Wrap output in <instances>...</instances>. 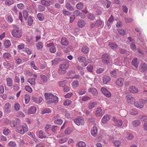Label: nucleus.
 I'll return each instance as SVG.
<instances>
[{"label": "nucleus", "mask_w": 147, "mask_h": 147, "mask_svg": "<svg viewBox=\"0 0 147 147\" xmlns=\"http://www.w3.org/2000/svg\"><path fill=\"white\" fill-rule=\"evenodd\" d=\"M81 50L84 53L87 54L89 52V49L87 46H84L83 47Z\"/></svg>", "instance_id": "bb28decb"}, {"label": "nucleus", "mask_w": 147, "mask_h": 147, "mask_svg": "<svg viewBox=\"0 0 147 147\" xmlns=\"http://www.w3.org/2000/svg\"><path fill=\"white\" fill-rule=\"evenodd\" d=\"M102 59L103 63L107 64L109 63V56L108 54H103L102 56Z\"/></svg>", "instance_id": "6e6552de"}, {"label": "nucleus", "mask_w": 147, "mask_h": 147, "mask_svg": "<svg viewBox=\"0 0 147 147\" xmlns=\"http://www.w3.org/2000/svg\"><path fill=\"white\" fill-rule=\"evenodd\" d=\"M17 116L18 117H24L25 115L24 114L22 111L18 112L16 114Z\"/></svg>", "instance_id": "13d9d810"}, {"label": "nucleus", "mask_w": 147, "mask_h": 147, "mask_svg": "<svg viewBox=\"0 0 147 147\" xmlns=\"http://www.w3.org/2000/svg\"><path fill=\"white\" fill-rule=\"evenodd\" d=\"M30 99V96L28 94H26L24 96V100L26 104H28L29 103Z\"/></svg>", "instance_id": "ea45409f"}, {"label": "nucleus", "mask_w": 147, "mask_h": 147, "mask_svg": "<svg viewBox=\"0 0 147 147\" xmlns=\"http://www.w3.org/2000/svg\"><path fill=\"white\" fill-rule=\"evenodd\" d=\"M130 48L132 50H135L136 49V47L135 44L133 42L131 43L130 45Z\"/></svg>", "instance_id": "774afa93"}, {"label": "nucleus", "mask_w": 147, "mask_h": 147, "mask_svg": "<svg viewBox=\"0 0 147 147\" xmlns=\"http://www.w3.org/2000/svg\"><path fill=\"white\" fill-rule=\"evenodd\" d=\"M137 58H134L132 61V65L136 68H137L138 66V63L137 62Z\"/></svg>", "instance_id": "2f4dec72"}, {"label": "nucleus", "mask_w": 147, "mask_h": 147, "mask_svg": "<svg viewBox=\"0 0 147 147\" xmlns=\"http://www.w3.org/2000/svg\"><path fill=\"white\" fill-rule=\"evenodd\" d=\"M23 13L25 20H26L28 15V12L26 10H24L23 11Z\"/></svg>", "instance_id": "e2e57ef3"}, {"label": "nucleus", "mask_w": 147, "mask_h": 147, "mask_svg": "<svg viewBox=\"0 0 147 147\" xmlns=\"http://www.w3.org/2000/svg\"><path fill=\"white\" fill-rule=\"evenodd\" d=\"M46 102L48 104L58 102V98L56 96L50 93H45L44 94Z\"/></svg>", "instance_id": "f03ea898"}, {"label": "nucleus", "mask_w": 147, "mask_h": 147, "mask_svg": "<svg viewBox=\"0 0 147 147\" xmlns=\"http://www.w3.org/2000/svg\"><path fill=\"white\" fill-rule=\"evenodd\" d=\"M97 105L96 102H90L88 105V107L89 109L94 108Z\"/></svg>", "instance_id": "412c9836"}, {"label": "nucleus", "mask_w": 147, "mask_h": 147, "mask_svg": "<svg viewBox=\"0 0 147 147\" xmlns=\"http://www.w3.org/2000/svg\"><path fill=\"white\" fill-rule=\"evenodd\" d=\"M83 7V5L82 3L80 2L77 4L76 5V7L78 9L81 10L82 9Z\"/></svg>", "instance_id": "5fc2aeb1"}, {"label": "nucleus", "mask_w": 147, "mask_h": 147, "mask_svg": "<svg viewBox=\"0 0 147 147\" xmlns=\"http://www.w3.org/2000/svg\"><path fill=\"white\" fill-rule=\"evenodd\" d=\"M78 59L80 62L83 63H85L84 66H86L87 64L89 63V62L86 63V58L85 57L80 56L78 58Z\"/></svg>", "instance_id": "4468645a"}, {"label": "nucleus", "mask_w": 147, "mask_h": 147, "mask_svg": "<svg viewBox=\"0 0 147 147\" xmlns=\"http://www.w3.org/2000/svg\"><path fill=\"white\" fill-rule=\"evenodd\" d=\"M3 109L4 113H9L11 111V104L8 102L6 103L4 105Z\"/></svg>", "instance_id": "39448f33"}, {"label": "nucleus", "mask_w": 147, "mask_h": 147, "mask_svg": "<svg viewBox=\"0 0 147 147\" xmlns=\"http://www.w3.org/2000/svg\"><path fill=\"white\" fill-rule=\"evenodd\" d=\"M7 84L8 87H11L13 85V81L10 78H7L6 79Z\"/></svg>", "instance_id": "4be33fe9"}, {"label": "nucleus", "mask_w": 147, "mask_h": 147, "mask_svg": "<svg viewBox=\"0 0 147 147\" xmlns=\"http://www.w3.org/2000/svg\"><path fill=\"white\" fill-rule=\"evenodd\" d=\"M126 98L127 101L128 103L130 104H132L134 102L135 100L134 97H132L130 95H127L126 96Z\"/></svg>", "instance_id": "2eb2a0df"}, {"label": "nucleus", "mask_w": 147, "mask_h": 147, "mask_svg": "<svg viewBox=\"0 0 147 147\" xmlns=\"http://www.w3.org/2000/svg\"><path fill=\"white\" fill-rule=\"evenodd\" d=\"M69 64L68 61H65L60 65L58 72L61 74H64L66 72V70L69 67Z\"/></svg>", "instance_id": "7ed1b4c3"}, {"label": "nucleus", "mask_w": 147, "mask_h": 147, "mask_svg": "<svg viewBox=\"0 0 147 147\" xmlns=\"http://www.w3.org/2000/svg\"><path fill=\"white\" fill-rule=\"evenodd\" d=\"M112 120L114 122L115 124V126H121L123 124V122L120 119L117 120V118L115 117H113Z\"/></svg>", "instance_id": "0eeeda50"}, {"label": "nucleus", "mask_w": 147, "mask_h": 147, "mask_svg": "<svg viewBox=\"0 0 147 147\" xmlns=\"http://www.w3.org/2000/svg\"><path fill=\"white\" fill-rule=\"evenodd\" d=\"M124 80L122 78H119L117 79L115 82L116 85L118 86L122 87L124 84Z\"/></svg>", "instance_id": "1a4fd4ad"}, {"label": "nucleus", "mask_w": 147, "mask_h": 147, "mask_svg": "<svg viewBox=\"0 0 147 147\" xmlns=\"http://www.w3.org/2000/svg\"><path fill=\"white\" fill-rule=\"evenodd\" d=\"M39 137L41 139L45 138H46V136L45 135L44 132L42 130H40L39 131Z\"/></svg>", "instance_id": "f704fd0d"}, {"label": "nucleus", "mask_w": 147, "mask_h": 147, "mask_svg": "<svg viewBox=\"0 0 147 147\" xmlns=\"http://www.w3.org/2000/svg\"><path fill=\"white\" fill-rule=\"evenodd\" d=\"M47 46L49 47V50L51 53H54L56 51V48L54 46V44L52 43H51L49 44H47Z\"/></svg>", "instance_id": "9d476101"}, {"label": "nucleus", "mask_w": 147, "mask_h": 147, "mask_svg": "<svg viewBox=\"0 0 147 147\" xmlns=\"http://www.w3.org/2000/svg\"><path fill=\"white\" fill-rule=\"evenodd\" d=\"M88 91L94 95H97L98 94V92L96 89L94 88H90L88 89Z\"/></svg>", "instance_id": "6ab92c4d"}, {"label": "nucleus", "mask_w": 147, "mask_h": 147, "mask_svg": "<svg viewBox=\"0 0 147 147\" xmlns=\"http://www.w3.org/2000/svg\"><path fill=\"white\" fill-rule=\"evenodd\" d=\"M43 46V43L41 42H39L36 44V47L38 49H41Z\"/></svg>", "instance_id": "3c124183"}, {"label": "nucleus", "mask_w": 147, "mask_h": 147, "mask_svg": "<svg viewBox=\"0 0 147 147\" xmlns=\"http://www.w3.org/2000/svg\"><path fill=\"white\" fill-rule=\"evenodd\" d=\"M61 59L59 58H56L52 61L53 65H56L60 61Z\"/></svg>", "instance_id": "49530a36"}, {"label": "nucleus", "mask_w": 147, "mask_h": 147, "mask_svg": "<svg viewBox=\"0 0 147 147\" xmlns=\"http://www.w3.org/2000/svg\"><path fill=\"white\" fill-rule=\"evenodd\" d=\"M27 82L30 84L31 86H32L35 84L36 80L34 78H30L28 79Z\"/></svg>", "instance_id": "a878e982"}, {"label": "nucleus", "mask_w": 147, "mask_h": 147, "mask_svg": "<svg viewBox=\"0 0 147 147\" xmlns=\"http://www.w3.org/2000/svg\"><path fill=\"white\" fill-rule=\"evenodd\" d=\"M132 123L133 126L136 127L140 125L141 122L139 120H136L132 122Z\"/></svg>", "instance_id": "b1692460"}, {"label": "nucleus", "mask_w": 147, "mask_h": 147, "mask_svg": "<svg viewBox=\"0 0 147 147\" xmlns=\"http://www.w3.org/2000/svg\"><path fill=\"white\" fill-rule=\"evenodd\" d=\"M114 145L115 146H119L121 144V143L119 140H116L114 142Z\"/></svg>", "instance_id": "0e129e2a"}, {"label": "nucleus", "mask_w": 147, "mask_h": 147, "mask_svg": "<svg viewBox=\"0 0 147 147\" xmlns=\"http://www.w3.org/2000/svg\"><path fill=\"white\" fill-rule=\"evenodd\" d=\"M55 124L58 125H61L63 123L62 120L61 119H57L54 121Z\"/></svg>", "instance_id": "680f3d73"}, {"label": "nucleus", "mask_w": 147, "mask_h": 147, "mask_svg": "<svg viewBox=\"0 0 147 147\" xmlns=\"http://www.w3.org/2000/svg\"><path fill=\"white\" fill-rule=\"evenodd\" d=\"M15 2L14 0H6L5 3L7 5L9 6L13 4Z\"/></svg>", "instance_id": "c756f323"}, {"label": "nucleus", "mask_w": 147, "mask_h": 147, "mask_svg": "<svg viewBox=\"0 0 147 147\" xmlns=\"http://www.w3.org/2000/svg\"><path fill=\"white\" fill-rule=\"evenodd\" d=\"M36 111V108L35 106H32L29 108L28 110V114H32L35 113Z\"/></svg>", "instance_id": "ddd939ff"}, {"label": "nucleus", "mask_w": 147, "mask_h": 147, "mask_svg": "<svg viewBox=\"0 0 147 147\" xmlns=\"http://www.w3.org/2000/svg\"><path fill=\"white\" fill-rule=\"evenodd\" d=\"M74 123L78 125H82L84 123V119L82 117H79L74 119Z\"/></svg>", "instance_id": "423d86ee"}, {"label": "nucleus", "mask_w": 147, "mask_h": 147, "mask_svg": "<svg viewBox=\"0 0 147 147\" xmlns=\"http://www.w3.org/2000/svg\"><path fill=\"white\" fill-rule=\"evenodd\" d=\"M111 80L110 77L108 76H105L103 78V83L104 84H106L109 82Z\"/></svg>", "instance_id": "393cba45"}, {"label": "nucleus", "mask_w": 147, "mask_h": 147, "mask_svg": "<svg viewBox=\"0 0 147 147\" xmlns=\"http://www.w3.org/2000/svg\"><path fill=\"white\" fill-rule=\"evenodd\" d=\"M11 43L10 40H5L4 43V45L5 47L6 48H8L11 45Z\"/></svg>", "instance_id": "c03bdc74"}, {"label": "nucleus", "mask_w": 147, "mask_h": 147, "mask_svg": "<svg viewBox=\"0 0 147 147\" xmlns=\"http://www.w3.org/2000/svg\"><path fill=\"white\" fill-rule=\"evenodd\" d=\"M102 92L106 96L110 97L111 96V94L107 90L103 87H102Z\"/></svg>", "instance_id": "f8f14e48"}, {"label": "nucleus", "mask_w": 147, "mask_h": 147, "mask_svg": "<svg viewBox=\"0 0 147 147\" xmlns=\"http://www.w3.org/2000/svg\"><path fill=\"white\" fill-rule=\"evenodd\" d=\"M40 78L42 80L45 82H47V77L43 75H40Z\"/></svg>", "instance_id": "052dcab7"}, {"label": "nucleus", "mask_w": 147, "mask_h": 147, "mask_svg": "<svg viewBox=\"0 0 147 147\" xmlns=\"http://www.w3.org/2000/svg\"><path fill=\"white\" fill-rule=\"evenodd\" d=\"M10 133V130L7 128L5 129L3 131V133L5 136H7Z\"/></svg>", "instance_id": "4d7b16f0"}, {"label": "nucleus", "mask_w": 147, "mask_h": 147, "mask_svg": "<svg viewBox=\"0 0 147 147\" xmlns=\"http://www.w3.org/2000/svg\"><path fill=\"white\" fill-rule=\"evenodd\" d=\"M20 119H18V121L16 123L17 128L16 129V131L18 133L23 135L28 131V128L26 123H23L22 125L20 124Z\"/></svg>", "instance_id": "f257e3e1"}, {"label": "nucleus", "mask_w": 147, "mask_h": 147, "mask_svg": "<svg viewBox=\"0 0 147 147\" xmlns=\"http://www.w3.org/2000/svg\"><path fill=\"white\" fill-rule=\"evenodd\" d=\"M32 99L35 103L38 104L40 103L43 100L41 96L39 97L33 96L32 97Z\"/></svg>", "instance_id": "9b49d317"}, {"label": "nucleus", "mask_w": 147, "mask_h": 147, "mask_svg": "<svg viewBox=\"0 0 147 147\" xmlns=\"http://www.w3.org/2000/svg\"><path fill=\"white\" fill-rule=\"evenodd\" d=\"M77 146L78 147H86V144L83 141H80L78 143Z\"/></svg>", "instance_id": "8fccbe9b"}, {"label": "nucleus", "mask_w": 147, "mask_h": 147, "mask_svg": "<svg viewBox=\"0 0 147 147\" xmlns=\"http://www.w3.org/2000/svg\"><path fill=\"white\" fill-rule=\"evenodd\" d=\"M67 83V81L66 80H63L60 81L58 82L59 86L60 87H64Z\"/></svg>", "instance_id": "72a5a7b5"}, {"label": "nucleus", "mask_w": 147, "mask_h": 147, "mask_svg": "<svg viewBox=\"0 0 147 147\" xmlns=\"http://www.w3.org/2000/svg\"><path fill=\"white\" fill-rule=\"evenodd\" d=\"M74 13L76 14L77 16H79L82 18H84L85 17V15H82V14L80 11L78 10H76L74 12Z\"/></svg>", "instance_id": "7c9ffc66"}, {"label": "nucleus", "mask_w": 147, "mask_h": 147, "mask_svg": "<svg viewBox=\"0 0 147 147\" xmlns=\"http://www.w3.org/2000/svg\"><path fill=\"white\" fill-rule=\"evenodd\" d=\"M77 68L78 70L79 71L80 74L82 75H83L84 74V71L83 67L80 66L78 65L77 66Z\"/></svg>", "instance_id": "e433bc0d"}, {"label": "nucleus", "mask_w": 147, "mask_h": 147, "mask_svg": "<svg viewBox=\"0 0 147 147\" xmlns=\"http://www.w3.org/2000/svg\"><path fill=\"white\" fill-rule=\"evenodd\" d=\"M61 43L62 45L67 46L68 45L69 42L67 39L64 37H63L61 40Z\"/></svg>", "instance_id": "5701e85b"}, {"label": "nucleus", "mask_w": 147, "mask_h": 147, "mask_svg": "<svg viewBox=\"0 0 147 147\" xmlns=\"http://www.w3.org/2000/svg\"><path fill=\"white\" fill-rule=\"evenodd\" d=\"M14 110L16 111H18L20 109V105L18 103H16L14 104L13 107Z\"/></svg>", "instance_id": "473e14b6"}, {"label": "nucleus", "mask_w": 147, "mask_h": 147, "mask_svg": "<svg viewBox=\"0 0 147 147\" xmlns=\"http://www.w3.org/2000/svg\"><path fill=\"white\" fill-rule=\"evenodd\" d=\"M97 132V128L95 125L92 128L91 131V134L93 136H96Z\"/></svg>", "instance_id": "dca6fc26"}, {"label": "nucleus", "mask_w": 147, "mask_h": 147, "mask_svg": "<svg viewBox=\"0 0 147 147\" xmlns=\"http://www.w3.org/2000/svg\"><path fill=\"white\" fill-rule=\"evenodd\" d=\"M22 30L18 27H16L11 32L12 36L16 38H20L22 36Z\"/></svg>", "instance_id": "20e7f679"}, {"label": "nucleus", "mask_w": 147, "mask_h": 147, "mask_svg": "<svg viewBox=\"0 0 147 147\" xmlns=\"http://www.w3.org/2000/svg\"><path fill=\"white\" fill-rule=\"evenodd\" d=\"M114 20L113 17L112 15H111L109 19L108 20V22H107V25L108 26H109L113 22Z\"/></svg>", "instance_id": "c9c22d12"}, {"label": "nucleus", "mask_w": 147, "mask_h": 147, "mask_svg": "<svg viewBox=\"0 0 147 147\" xmlns=\"http://www.w3.org/2000/svg\"><path fill=\"white\" fill-rule=\"evenodd\" d=\"M33 22V20L32 17L31 16H29L28 19V25L30 26L32 25Z\"/></svg>", "instance_id": "a18cd8bd"}, {"label": "nucleus", "mask_w": 147, "mask_h": 147, "mask_svg": "<svg viewBox=\"0 0 147 147\" xmlns=\"http://www.w3.org/2000/svg\"><path fill=\"white\" fill-rule=\"evenodd\" d=\"M109 45L110 47L113 49H116L117 47V45L113 42H110L109 43Z\"/></svg>", "instance_id": "58836bf2"}, {"label": "nucleus", "mask_w": 147, "mask_h": 147, "mask_svg": "<svg viewBox=\"0 0 147 147\" xmlns=\"http://www.w3.org/2000/svg\"><path fill=\"white\" fill-rule=\"evenodd\" d=\"M109 119V117L107 115H105L103 116L102 119V122L103 123H106L108 121Z\"/></svg>", "instance_id": "4c0bfd02"}, {"label": "nucleus", "mask_w": 147, "mask_h": 147, "mask_svg": "<svg viewBox=\"0 0 147 147\" xmlns=\"http://www.w3.org/2000/svg\"><path fill=\"white\" fill-rule=\"evenodd\" d=\"M72 103V101L70 100L66 99L63 102V105L64 106H68Z\"/></svg>", "instance_id": "a19ab883"}, {"label": "nucleus", "mask_w": 147, "mask_h": 147, "mask_svg": "<svg viewBox=\"0 0 147 147\" xmlns=\"http://www.w3.org/2000/svg\"><path fill=\"white\" fill-rule=\"evenodd\" d=\"M51 112V110L49 108H46L42 111L41 114L42 115L44 114L47 113H49Z\"/></svg>", "instance_id": "79ce46f5"}, {"label": "nucleus", "mask_w": 147, "mask_h": 147, "mask_svg": "<svg viewBox=\"0 0 147 147\" xmlns=\"http://www.w3.org/2000/svg\"><path fill=\"white\" fill-rule=\"evenodd\" d=\"M8 145L10 146L15 147L16 146V142L13 141H10L8 144Z\"/></svg>", "instance_id": "338daca9"}, {"label": "nucleus", "mask_w": 147, "mask_h": 147, "mask_svg": "<svg viewBox=\"0 0 147 147\" xmlns=\"http://www.w3.org/2000/svg\"><path fill=\"white\" fill-rule=\"evenodd\" d=\"M6 20L9 23H11L13 20L11 15L9 13L6 15Z\"/></svg>", "instance_id": "aec40b11"}, {"label": "nucleus", "mask_w": 147, "mask_h": 147, "mask_svg": "<svg viewBox=\"0 0 147 147\" xmlns=\"http://www.w3.org/2000/svg\"><path fill=\"white\" fill-rule=\"evenodd\" d=\"M72 85L74 88H76L79 86L78 82L77 80L73 81L71 83Z\"/></svg>", "instance_id": "6e6d98bb"}, {"label": "nucleus", "mask_w": 147, "mask_h": 147, "mask_svg": "<svg viewBox=\"0 0 147 147\" xmlns=\"http://www.w3.org/2000/svg\"><path fill=\"white\" fill-rule=\"evenodd\" d=\"M86 24V22L83 20H80L78 23V26L80 28H82Z\"/></svg>", "instance_id": "cd10ccee"}, {"label": "nucleus", "mask_w": 147, "mask_h": 147, "mask_svg": "<svg viewBox=\"0 0 147 147\" xmlns=\"http://www.w3.org/2000/svg\"><path fill=\"white\" fill-rule=\"evenodd\" d=\"M41 3L42 5L48 7L50 5L49 2L46 0H42Z\"/></svg>", "instance_id": "09e8293b"}, {"label": "nucleus", "mask_w": 147, "mask_h": 147, "mask_svg": "<svg viewBox=\"0 0 147 147\" xmlns=\"http://www.w3.org/2000/svg\"><path fill=\"white\" fill-rule=\"evenodd\" d=\"M17 121L16 122L14 121H11L10 122V124L11 127L14 128H17L16 123Z\"/></svg>", "instance_id": "bf43d9fd"}, {"label": "nucleus", "mask_w": 147, "mask_h": 147, "mask_svg": "<svg viewBox=\"0 0 147 147\" xmlns=\"http://www.w3.org/2000/svg\"><path fill=\"white\" fill-rule=\"evenodd\" d=\"M17 6L19 9H23L24 7V5L22 3L18 4Z\"/></svg>", "instance_id": "69168bd1"}, {"label": "nucleus", "mask_w": 147, "mask_h": 147, "mask_svg": "<svg viewBox=\"0 0 147 147\" xmlns=\"http://www.w3.org/2000/svg\"><path fill=\"white\" fill-rule=\"evenodd\" d=\"M140 67L141 71L144 72L147 69V65L146 64L144 63H143L140 65Z\"/></svg>", "instance_id": "c85d7f7f"}, {"label": "nucleus", "mask_w": 147, "mask_h": 147, "mask_svg": "<svg viewBox=\"0 0 147 147\" xmlns=\"http://www.w3.org/2000/svg\"><path fill=\"white\" fill-rule=\"evenodd\" d=\"M129 92L132 93H136L138 92L137 88L133 86H130L129 87Z\"/></svg>", "instance_id": "a211bd4d"}, {"label": "nucleus", "mask_w": 147, "mask_h": 147, "mask_svg": "<svg viewBox=\"0 0 147 147\" xmlns=\"http://www.w3.org/2000/svg\"><path fill=\"white\" fill-rule=\"evenodd\" d=\"M25 90L29 93L32 92L33 90L32 88L29 86L26 85L24 87Z\"/></svg>", "instance_id": "37998d69"}, {"label": "nucleus", "mask_w": 147, "mask_h": 147, "mask_svg": "<svg viewBox=\"0 0 147 147\" xmlns=\"http://www.w3.org/2000/svg\"><path fill=\"white\" fill-rule=\"evenodd\" d=\"M101 108L98 107L97 108V110L96 111L95 115L97 116H100L101 115Z\"/></svg>", "instance_id": "603ef678"}, {"label": "nucleus", "mask_w": 147, "mask_h": 147, "mask_svg": "<svg viewBox=\"0 0 147 147\" xmlns=\"http://www.w3.org/2000/svg\"><path fill=\"white\" fill-rule=\"evenodd\" d=\"M118 33L121 35L124 36L125 34V31L123 29H119L117 30Z\"/></svg>", "instance_id": "864d4df0"}, {"label": "nucleus", "mask_w": 147, "mask_h": 147, "mask_svg": "<svg viewBox=\"0 0 147 147\" xmlns=\"http://www.w3.org/2000/svg\"><path fill=\"white\" fill-rule=\"evenodd\" d=\"M134 104L136 107L139 109L142 108L144 107L143 103L141 102L136 101L134 102Z\"/></svg>", "instance_id": "f3484780"}, {"label": "nucleus", "mask_w": 147, "mask_h": 147, "mask_svg": "<svg viewBox=\"0 0 147 147\" xmlns=\"http://www.w3.org/2000/svg\"><path fill=\"white\" fill-rule=\"evenodd\" d=\"M39 21H42L44 19L43 15L41 13H38L37 15Z\"/></svg>", "instance_id": "de8ad7c7"}]
</instances>
